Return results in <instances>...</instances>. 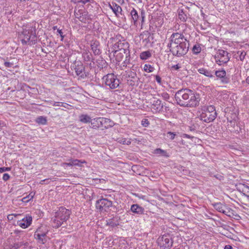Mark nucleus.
I'll use <instances>...</instances> for the list:
<instances>
[{
  "label": "nucleus",
  "mask_w": 249,
  "mask_h": 249,
  "mask_svg": "<svg viewBox=\"0 0 249 249\" xmlns=\"http://www.w3.org/2000/svg\"><path fill=\"white\" fill-rule=\"evenodd\" d=\"M22 35L23 38L21 39L23 45L29 44L30 45L35 44L36 42V36L35 28L32 27L28 29H23Z\"/></svg>",
  "instance_id": "39448f33"
},
{
  "label": "nucleus",
  "mask_w": 249,
  "mask_h": 249,
  "mask_svg": "<svg viewBox=\"0 0 249 249\" xmlns=\"http://www.w3.org/2000/svg\"><path fill=\"white\" fill-rule=\"evenodd\" d=\"M180 68H181L180 66L178 64L172 66L171 67V71H178Z\"/></svg>",
  "instance_id": "5fc2aeb1"
},
{
  "label": "nucleus",
  "mask_w": 249,
  "mask_h": 249,
  "mask_svg": "<svg viewBox=\"0 0 249 249\" xmlns=\"http://www.w3.org/2000/svg\"><path fill=\"white\" fill-rule=\"evenodd\" d=\"M214 74L219 78L221 83L223 84H226L230 82V77L226 75V72L224 69L221 70L215 71Z\"/></svg>",
  "instance_id": "f8f14e48"
},
{
  "label": "nucleus",
  "mask_w": 249,
  "mask_h": 249,
  "mask_svg": "<svg viewBox=\"0 0 249 249\" xmlns=\"http://www.w3.org/2000/svg\"><path fill=\"white\" fill-rule=\"evenodd\" d=\"M175 99L178 105L183 107H196L199 105V94L188 88H182L175 93Z\"/></svg>",
  "instance_id": "f03ea898"
},
{
  "label": "nucleus",
  "mask_w": 249,
  "mask_h": 249,
  "mask_svg": "<svg viewBox=\"0 0 249 249\" xmlns=\"http://www.w3.org/2000/svg\"><path fill=\"white\" fill-rule=\"evenodd\" d=\"M53 106L63 107H66L69 106V105L67 103H62V102H54Z\"/></svg>",
  "instance_id": "de8ad7c7"
},
{
  "label": "nucleus",
  "mask_w": 249,
  "mask_h": 249,
  "mask_svg": "<svg viewBox=\"0 0 249 249\" xmlns=\"http://www.w3.org/2000/svg\"><path fill=\"white\" fill-rule=\"evenodd\" d=\"M109 6L117 17H118L119 13H120L122 15H123L122 13V7L115 2H113L112 5L109 4Z\"/></svg>",
  "instance_id": "a211bd4d"
},
{
  "label": "nucleus",
  "mask_w": 249,
  "mask_h": 249,
  "mask_svg": "<svg viewBox=\"0 0 249 249\" xmlns=\"http://www.w3.org/2000/svg\"><path fill=\"white\" fill-rule=\"evenodd\" d=\"M127 77L129 78L127 79L128 84L131 86H134L136 82H138L139 80L136 72L133 71L129 72Z\"/></svg>",
  "instance_id": "f3484780"
},
{
  "label": "nucleus",
  "mask_w": 249,
  "mask_h": 249,
  "mask_svg": "<svg viewBox=\"0 0 249 249\" xmlns=\"http://www.w3.org/2000/svg\"><path fill=\"white\" fill-rule=\"evenodd\" d=\"M152 54L149 51L142 52L140 54V57L142 60H146L151 56Z\"/></svg>",
  "instance_id": "f704fd0d"
},
{
  "label": "nucleus",
  "mask_w": 249,
  "mask_h": 249,
  "mask_svg": "<svg viewBox=\"0 0 249 249\" xmlns=\"http://www.w3.org/2000/svg\"><path fill=\"white\" fill-rule=\"evenodd\" d=\"M167 136L169 137L170 139L173 140L175 139V136L176 135L174 132H172L171 131L167 132Z\"/></svg>",
  "instance_id": "3c124183"
},
{
  "label": "nucleus",
  "mask_w": 249,
  "mask_h": 249,
  "mask_svg": "<svg viewBox=\"0 0 249 249\" xmlns=\"http://www.w3.org/2000/svg\"><path fill=\"white\" fill-rule=\"evenodd\" d=\"M130 212L134 214L140 215L144 214V209L137 204H132L131 206Z\"/></svg>",
  "instance_id": "2eb2a0df"
},
{
  "label": "nucleus",
  "mask_w": 249,
  "mask_h": 249,
  "mask_svg": "<svg viewBox=\"0 0 249 249\" xmlns=\"http://www.w3.org/2000/svg\"><path fill=\"white\" fill-rule=\"evenodd\" d=\"M201 51V48L200 47V44L197 43L194 45L192 48V52L195 54H197Z\"/></svg>",
  "instance_id": "4c0bfd02"
},
{
  "label": "nucleus",
  "mask_w": 249,
  "mask_h": 249,
  "mask_svg": "<svg viewBox=\"0 0 249 249\" xmlns=\"http://www.w3.org/2000/svg\"><path fill=\"white\" fill-rule=\"evenodd\" d=\"M155 80H156L157 83H159V84H161V78L159 75H155Z\"/></svg>",
  "instance_id": "052dcab7"
},
{
  "label": "nucleus",
  "mask_w": 249,
  "mask_h": 249,
  "mask_svg": "<svg viewBox=\"0 0 249 249\" xmlns=\"http://www.w3.org/2000/svg\"><path fill=\"white\" fill-rule=\"evenodd\" d=\"M57 35H59L61 37V40L63 41L64 39V38L65 37V35H63V32H62V30L60 29H57Z\"/></svg>",
  "instance_id": "603ef678"
},
{
  "label": "nucleus",
  "mask_w": 249,
  "mask_h": 249,
  "mask_svg": "<svg viewBox=\"0 0 249 249\" xmlns=\"http://www.w3.org/2000/svg\"><path fill=\"white\" fill-rule=\"evenodd\" d=\"M101 121L102 127L107 128L109 126L111 127L112 126V124H110L112 122L109 119L101 117Z\"/></svg>",
  "instance_id": "bb28decb"
},
{
  "label": "nucleus",
  "mask_w": 249,
  "mask_h": 249,
  "mask_svg": "<svg viewBox=\"0 0 249 249\" xmlns=\"http://www.w3.org/2000/svg\"><path fill=\"white\" fill-rule=\"evenodd\" d=\"M35 238L37 241V243L40 244H44L47 241V236H43L42 234H34Z\"/></svg>",
  "instance_id": "7c9ffc66"
},
{
  "label": "nucleus",
  "mask_w": 249,
  "mask_h": 249,
  "mask_svg": "<svg viewBox=\"0 0 249 249\" xmlns=\"http://www.w3.org/2000/svg\"><path fill=\"white\" fill-rule=\"evenodd\" d=\"M239 191L246 195L245 193H249V186L245 184H243L242 185V188H240Z\"/></svg>",
  "instance_id": "79ce46f5"
},
{
  "label": "nucleus",
  "mask_w": 249,
  "mask_h": 249,
  "mask_svg": "<svg viewBox=\"0 0 249 249\" xmlns=\"http://www.w3.org/2000/svg\"><path fill=\"white\" fill-rule=\"evenodd\" d=\"M116 141L118 142L123 144L129 145L131 143L130 140L125 138L119 137L117 139Z\"/></svg>",
  "instance_id": "e433bc0d"
},
{
  "label": "nucleus",
  "mask_w": 249,
  "mask_h": 249,
  "mask_svg": "<svg viewBox=\"0 0 249 249\" xmlns=\"http://www.w3.org/2000/svg\"><path fill=\"white\" fill-rule=\"evenodd\" d=\"M79 120L82 123L87 124L88 123H91L92 119L88 114H81L79 116Z\"/></svg>",
  "instance_id": "cd10ccee"
},
{
  "label": "nucleus",
  "mask_w": 249,
  "mask_h": 249,
  "mask_svg": "<svg viewBox=\"0 0 249 249\" xmlns=\"http://www.w3.org/2000/svg\"><path fill=\"white\" fill-rule=\"evenodd\" d=\"M32 222V217L31 215H26L21 220L18 221V224L23 229H25L30 226Z\"/></svg>",
  "instance_id": "ddd939ff"
},
{
  "label": "nucleus",
  "mask_w": 249,
  "mask_h": 249,
  "mask_svg": "<svg viewBox=\"0 0 249 249\" xmlns=\"http://www.w3.org/2000/svg\"><path fill=\"white\" fill-rule=\"evenodd\" d=\"M189 41L182 34L173 33L167 43V47L173 56L178 57L184 56L187 54L189 49Z\"/></svg>",
  "instance_id": "f257e3e1"
},
{
  "label": "nucleus",
  "mask_w": 249,
  "mask_h": 249,
  "mask_svg": "<svg viewBox=\"0 0 249 249\" xmlns=\"http://www.w3.org/2000/svg\"><path fill=\"white\" fill-rule=\"evenodd\" d=\"M16 244L17 245L18 249H19L21 247L24 246V248L27 247L29 245V243L27 242H16Z\"/></svg>",
  "instance_id": "a18cd8bd"
},
{
  "label": "nucleus",
  "mask_w": 249,
  "mask_h": 249,
  "mask_svg": "<svg viewBox=\"0 0 249 249\" xmlns=\"http://www.w3.org/2000/svg\"><path fill=\"white\" fill-rule=\"evenodd\" d=\"M69 161H70L69 162H63L62 164V166L65 167L79 165V163L81 162V161L80 160L77 159L73 160L71 159L69 160ZM81 163H83V162H81Z\"/></svg>",
  "instance_id": "a878e982"
},
{
  "label": "nucleus",
  "mask_w": 249,
  "mask_h": 249,
  "mask_svg": "<svg viewBox=\"0 0 249 249\" xmlns=\"http://www.w3.org/2000/svg\"><path fill=\"white\" fill-rule=\"evenodd\" d=\"M71 214V212L69 209L63 206L60 207L52 219L53 227L58 228L62 226L69 219Z\"/></svg>",
  "instance_id": "7ed1b4c3"
},
{
  "label": "nucleus",
  "mask_w": 249,
  "mask_h": 249,
  "mask_svg": "<svg viewBox=\"0 0 249 249\" xmlns=\"http://www.w3.org/2000/svg\"><path fill=\"white\" fill-rule=\"evenodd\" d=\"M224 249H233V248L231 246L227 245L225 246Z\"/></svg>",
  "instance_id": "338daca9"
},
{
  "label": "nucleus",
  "mask_w": 249,
  "mask_h": 249,
  "mask_svg": "<svg viewBox=\"0 0 249 249\" xmlns=\"http://www.w3.org/2000/svg\"><path fill=\"white\" fill-rule=\"evenodd\" d=\"M154 153L157 155L163 157L165 158H168L169 157V154L167 153L166 151L162 150L160 148H156L154 151Z\"/></svg>",
  "instance_id": "c756f323"
},
{
  "label": "nucleus",
  "mask_w": 249,
  "mask_h": 249,
  "mask_svg": "<svg viewBox=\"0 0 249 249\" xmlns=\"http://www.w3.org/2000/svg\"><path fill=\"white\" fill-rule=\"evenodd\" d=\"M71 68L75 70L76 75L82 79H85L89 75L83 63L80 61H75L74 63L71 65Z\"/></svg>",
  "instance_id": "0eeeda50"
},
{
  "label": "nucleus",
  "mask_w": 249,
  "mask_h": 249,
  "mask_svg": "<svg viewBox=\"0 0 249 249\" xmlns=\"http://www.w3.org/2000/svg\"><path fill=\"white\" fill-rule=\"evenodd\" d=\"M125 55V59L124 61L122 64L123 67H126L127 65L130 64V53L128 54H124Z\"/></svg>",
  "instance_id": "37998d69"
},
{
  "label": "nucleus",
  "mask_w": 249,
  "mask_h": 249,
  "mask_svg": "<svg viewBox=\"0 0 249 249\" xmlns=\"http://www.w3.org/2000/svg\"><path fill=\"white\" fill-rule=\"evenodd\" d=\"M10 177L7 173H4L3 175L2 179L4 181H7L9 179Z\"/></svg>",
  "instance_id": "13d9d810"
},
{
  "label": "nucleus",
  "mask_w": 249,
  "mask_h": 249,
  "mask_svg": "<svg viewBox=\"0 0 249 249\" xmlns=\"http://www.w3.org/2000/svg\"><path fill=\"white\" fill-rule=\"evenodd\" d=\"M111 53H113V56L115 57V60L117 62L121 61L124 57V53L123 52L119 51V50H111Z\"/></svg>",
  "instance_id": "412c9836"
},
{
  "label": "nucleus",
  "mask_w": 249,
  "mask_h": 249,
  "mask_svg": "<svg viewBox=\"0 0 249 249\" xmlns=\"http://www.w3.org/2000/svg\"><path fill=\"white\" fill-rule=\"evenodd\" d=\"M102 80L106 86L111 89H115L119 86L120 80L113 73H109L104 76Z\"/></svg>",
  "instance_id": "423d86ee"
},
{
  "label": "nucleus",
  "mask_w": 249,
  "mask_h": 249,
  "mask_svg": "<svg viewBox=\"0 0 249 249\" xmlns=\"http://www.w3.org/2000/svg\"><path fill=\"white\" fill-rule=\"evenodd\" d=\"M152 106L153 109H154L156 112H160L162 110L164 105L161 103V100L158 99L154 101Z\"/></svg>",
  "instance_id": "6ab92c4d"
},
{
  "label": "nucleus",
  "mask_w": 249,
  "mask_h": 249,
  "mask_svg": "<svg viewBox=\"0 0 249 249\" xmlns=\"http://www.w3.org/2000/svg\"><path fill=\"white\" fill-rule=\"evenodd\" d=\"M231 54L227 51L218 49L214 55L215 62L219 65L226 64L230 60Z\"/></svg>",
  "instance_id": "6e6552de"
},
{
  "label": "nucleus",
  "mask_w": 249,
  "mask_h": 249,
  "mask_svg": "<svg viewBox=\"0 0 249 249\" xmlns=\"http://www.w3.org/2000/svg\"><path fill=\"white\" fill-rule=\"evenodd\" d=\"M75 15L76 18H78L82 22L86 23L89 20V16L86 12L80 13L79 17H78V13H75Z\"/></svg>",
  "instance_id": "5701e85b"
},
{
  "label": "nucleus",
  "mask_w": 249,
  "mask_h": 249,
  "mask_svg": "<svg viewBox=\"0 0 249 249\" xmlns=\"http://www.w3.org/2000/svg\"><path fill=\"white\" fill-rule=\"evenodd\" d=\"M84 60L86 62L92 61L94 60L92 54L89 51H85L82 54Z\"/></svg>",
  "instance_id": "c85d7f7f"
},
{
  "label": "nucleus",
  "mask_w": 249,
  "mask_h": 249,
  "mask_svg": "<svg viewBox=\"0 0 249 249\" xmlns=\"http://www.w3.org/2000/svg\"><path fill=\"white\" fill-rule=\"evenodd\" d=\"M120 220V217L118 215H116L112 217V218H110L107 220L106 221V225L112 228L116 227L119 225Z\"/></svg>",
  "instance_id": "dca6fc26"
},
{
  "label": "nucleus",
  "mask_w": 249,
  "mask_h": 249,
  "mask_svg": "<svg viewBox=\"0 0 249 249\" xmlns=\"http://www.w3.org/2000/svg\"><path fill=\"white\" fill-rule=\"evenodd\" d=\"M90 46L91 49L95 55H99L102 53L100 42L98 40H92Z\"/></svg>",
  "instance_id": "4468645a"
},
{
  "label": "nucleus",
  "mask_w": 249,
  "mask_h": 249,
  "mask_svg": "<svg viewBox=\"0 0 249 249\" xmlns=\"http://www.w3.org/2000/svg\"><path fill=\"white\" fill-rule=\"evenodd\" d=\"M214 177L216 178H217V179H219V180H220L221 179V178H223V177H222V176H221V175H218V174H217V175H214Z\"/></svg>",
  "instance_id": "e2e57ef3"
},
{
  "label": "nucleus",
  "mask_w": 249,
  "mask_h": 249,
  "mask_svg": "<svg viewBox=\"0 0 249 249\" xmlns=\"http://www.w3.org/2000/svg\"><path fill=\"white\" fill-rule=\"evenodd\" d=\"M130 15L134 24L135 25H137L140 16H139L138 12L134 8H133L132 10L130 12Z\"/></svg>",
  "instance_id": "b1692460"
},
{
  "label": "nucleus",
  "mask_w": 249,
  "mask_h": 249,
  "mask_svg": "<svg viewBox=\"0 0 249 249\" xmlns=\"http://www.w3.org/2000/svg\"><path fill=\"white\" fill-rule=\"evenodd\" d=\"M89 63H88V64L89 65V67L92 68L94 67V62L93 60L92 61H89Z\"/></svg>",
  "instance_id": "0e129e2a"
},
{
  "label": "nucleus",
  "mask_w": 249,
  "mask_h": 249,
  "mask_svg": "<svg viewBox=\"0 0 249 249\" xmlns=\"http://www.w3.org/2000/svg\"><path fill=\"white\" fill-rule=\"evenodd\" d=\"M142 124L144 127H147L149 124V122L147 119H143L142 121Z\"/></svg>",
  "instance_id": "8fccbe9b"
},
{
  "label": "nucleus",
  "mask_w": 249,
  "mask_h": 249,
  "mask_svg": "<svg viewBox=\"0 0 249 249\" xmlns=\"http://www.w3.org/2000/svg\"><path fill=\"white\" fill-rule=\"evenodd\" d=\"M226 204L221 202H217L213 204V208L218 212L222 213Z\"/></svg>",
  "instance_id": "72a5a7b5"
},
{
  "label": "nucleus",
  "mask_w": 249,
  "mask_h": 249,
  "mask_svg": "<svg viewBox=\"0 0 249 249\" xmlns=\"http://www.w3.org/2000/svg\"><path fill=\"white\" fill-rule=\"evenodd\" d=\"M23 231L18 230H15L14 231V233L16 234L17 236H19L21 234H23Z\"/></svg>",
  "instance_id": "680f3d73"
},
{
  "label": "nucleus",
  "mask_w": 249,
  "mask_h": 249,
  "mask_svg": "<svg viewBox=\"0 0 249 249\" xmlns=\"http://www.w3.org/2000/svg\"><path fill=\"white\" fill-rule=\"evenodd\" d=\"M7 249H18L16 241H15L14 243L10 244Z\"/></svg>",
  "instance_id": "09e8293b"
},
{
  "label": "nucleus",
  "mask_w": 249,
  "mask_h": 249,
  "mask_svg": "<svg viewBox=\"0 0 249 249\" xmlns=\"http://www.w3.org/2000/svg\"><path fill=\"white\" fill-rule=\"evenodd\" d=\"M36 122L39 124L45 125L47 123V117L44 116H39L36 118Z\"/></svg>",
  "instance_id": "c9c22d12"
},
{
  "label": "nucleus",
  "mask_w": 249,
  "mask_h": 249,
  "mask_svg": "<svg viewBox=\"0 0 249 249\" xmlns=\"http://www.w3.org/2000/svg\"><path fill=\"white\" fill-rule=\"evenodd\" d=\"M161 96L163 98V99H164L165 100H168L170 98L169 94L167 92L162 93L161 94Z\"/></svg>",
  "instance_id": "864d4df0"
},
{
  "label": "nucleus",
  "mask_w": 249,
  "mask_h": 249,
  "mask_svg": "<svg viewBox=\"0 0 249 249\" xmlns=\"http://www.w3.org/2000/svg\"><path fill=\"white\" fill-rule=\"evenodd\" d=\"M48 233V231H43V228L42 227H39L37 229L36 231L35 232L34 234L38 235V234H42L43 236H47V233Z\"/></svg>",
  "instance_id": "ea45409f"
},
{
  "label": "nucleus",
  "mask_w": 249,
  "mask_h": 249,
  "mask_svg": "<svg viewBox=\"0 0 249 249\" xmlns=\"http://www.w3.org/2000/svg\"><path fill=\"white\" fill-rule=\"evenodd\" d=\"M87 3L96 4V2L94 0H88Z\"/></svg>",
  "instance_id": "774afa93"
},
{
  "label": "nucleus",
  "mask_w": 249,
  "mask_h": 249,
  "mask_svg": "<svg viewBox=\"0 0 249 249\" xmlns=\"http://www.w3.org/2000/svg\"><path fill=\"white\" fill-rule=\"evenodd\" d=\"M237 53L239 54V59L241 61H243L244 60L245 56L246 55V53L244 51H238L237 52Z\"/></svg>",
  "instance_id": "49530a36"
},
{
  "label": "nucleus",
  "mask_w": 249,
  "mask_h": 249,
  "mask_svg": "<svg viewBox=\"0 0 249 249\" xmlns=\"http://www.w3.org/2000/svg\"><path fill=\"white\" fill-rule=\"evenodd\" d=\"M11 169V167H0V173H3L6 171H10Z\"/></svg>",
  "instance_id": "6e6d98bb"
},
{
  "label": "nucleus",
  "mask_w": 249,
  "mask_h": 249,
  "mask_svg": "<svg viewBox=\"0 0 249 249\" xmlns=\"http://www.w3.org/2000/svg\"><path fill=\"white\" fill-rule=\"evenodd\" d=\"M157 243L160 249H169L172 246L173 241L169 235L164 234L158 238Z\"/></svg>",
  "instance_id": "1a4fd4ad"
},
{
  "label": "nucleus",
  "mask_w": 249,
  "mask_h": 249,
  "mask_svg": "<svg viewBox=\"0 0 249 249\" xmlns=\"http://www.w3.org/2000/svg\"><path fill=\"white\" fill-rule=\"evenodd\" d=\"M96 208L100 212H107L110 207H112V202L107 198H101L98 200L95 204Z\"/></svg>",
  "instance_id": "9d476101"
},
{
  "label": "nucleus",
  "mask_w": 249,
  "mask_h": 249,
  "mask_svg": "<svg viewBox=\"0 0 249 249\" xmlns=\"http://www.w3.org/2000/svg\"><path fill=\"white\" fill-rule=\"evenodd\" d=\"M73 1L74 3H82L85 4L87 3L88 0H73Z\"/></svg>",
  "instance_id": "4d7b16f0"
},
{
  "label": "nucleus",
  "mask_w": 249,
  "mask_h": 249,
  "mask_svg": "<svg viewBox=\"0 0 249 249\" xmlns=\"http://www.w3.org/2000/svg\"><path fill=\"white\" fill-rule=\"evenodd\" d=\"M197 71L200 74H203L207 77L210 78H213L214 77L213 71H209L205 68H199L197 70Z\"/></svg>",
  "instance_id": "4be33fe9"
},
{
  "label": "nucleus",
  "mask_w": 249,
  "mask_h": 249,
  "mask_svg": "<svg viewBox=\"0 0 249 249\" xmlns=\"http://www.w3.org/2000/svg\"><path fill=\"white\" fill-rule=\"evenodd\" d=\"M144 71L147 72H151L154 71V68L149 64H145L143 68Z\"/></svg>",
  "instance_id": "a19ab883"
},
{
  "label": "nucleus",
  "mask_w": 249,
  "mask_h": 249,
  "mask_svg": "<svg viewBox=\"0 0 249 249\" xmlns=\"http://www.w3.org/2000/svg\"><path fill=\"white\" fill-rule=\"evenodd\" d=\"M4 65L7 68H11L13 67L14 64L9 62H5Z\"/></svg>",
  "instance_id": "bf43d9fd"
},
{
  "label": "nucleus",
  "mask_w": 249,
  "mask_h": 249,
  "mask_svg": "<svg viewBox=\"0 0 249 249\" xmlns=\"http://www.w3.org/2000/svg\"><path fill=\"white\" fill-rule=\"evenodd\" d=\"M129 44L125 40L122 41L119 40L115 43L111 47V50H119V51L123 52L124 54H128L129 53Z\"/></svg>",
  "instance_id": "9b49d317"
},
{
  "label": "nucleus",
  "mask_w": 249,
  "mask_h": 249,
  "mask_svg": "<svg viewBox=\"0 0 249 249\" xmlns=\"http://www.w3.org/2000/svg\"><path fill=\"white\" fill-rule=\"evenodd\" d=\"M216 116L217 113L215 107L213 106H209L202 109V112L199 118L203 122L209 123L213 121Z\"/></svg>",
  "instance_id": "20e7f679"
},
{
  "label": "nucleus",
  "mask_w": 249,
  "mask_h": 249,
  "mask_svg": "<svg viewBox=\"0 0 249 249\" xmlns=\"http://www.w3.org/2000/svg\"><path fill=\"white\" fill-rule=\"evenodd\" d=\"M140 10H141V15H140L139 18L141 20L142 25V24H143V23L144 22L145 13L144 10L143 9H142V10L140 9Z\"/></svg>",
  "instance_id": "c03bdc74"
},
{
  "label": "nucleus",
  "mask_w": 249,
  "mask_h": 249,
  "mask_svg": "<svg viewBox=\"0 0 249 249\" xmlns=\"http://www.w3.org/2000/svg\"><path fill=\"white\" fill-rule=\"evenodd\" d=\"M2 221L1 220H0V234H1L2 233Z\"/></svg>",
  "instance_id": "69168bd1"
},
{
  "label": "nucleus",
  "mask_w": 249,
  "mask_h": 249,
  "mask_svg": "<svg viewBox=\"0 0 249 249\" xmlns=\"http://www.w3.org/2000/svg\"><path fill=\"white\" fill-rule=\"evenodd\" d=\"M96 65L101 70L107 68V63L102 57H100L96 60Z\"/></svg>",
  "instance_id": "393cba45"
},
{
  "label": "nucleus",
  "mask_w": 249,
  "mask_h": 249,
  "mask_svg": "<svg viewBox=\"0 0 249 249\" xmlns=\"http://www.w3.org/2000/svg\"><path fill=\"white\" fill-rule=\"evenodd\" d=\"M150 36V33L148 31H144L140 36L141 39H143V42H145L146 44L150 42L149 37Z\"/></svg>",
  "instance_id": "2f4dec72"
},
{
  "label": "nucleus",
  "mask_w": 249,
  "mask_h": 249,
  "mask_svg": "<svg viewBox=\"0 0 249 249\" xmlns=\"http://www.w3.org/2000/svg\"><path fill=\"white\" fill-rule=\"evenodd\" d=\"M234 211L231 208H229L227 205H225L222 213L226 214L229 217H232Z\"/></svg>",
  "instance_id": "473e14b6"
},
{
  "label": "nucleus",
  "mask_w": 249,
  "mask_h": 249,
  "mask_svg": "<svg viewBox=\"0 0 249 249\" xmlns=\"http://www.w3.org/2000/svg\"><path fill=\"white\" fill-rule=\"evenodd\" d=\"M101 122V117L95 118L92 119L90 123V127L95 129L102 127Z\"/></svg>",
  "instance_id": "aec40b11"
},
{
  "label": "nucleus",
  "mask_w": 249,
  "mask_h": 249,
  "mask_svg": "<svg viewBox=\"0 0 249 249\" xmlns=\"http://www.w3.org/2000/svg\"><path fill=\"white\" fill-rule=\"evenodd\" d=\"M178 18L182 21H186L187 17V15L184 13L183 10L181 9L178 12Z\"/></svg>",
  "instance_id": "58836bf2"
}]
</instances>
